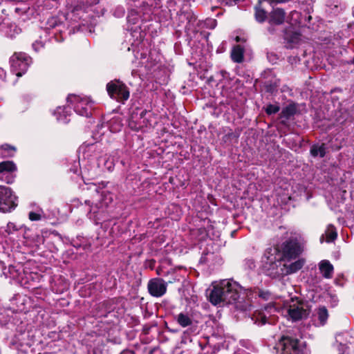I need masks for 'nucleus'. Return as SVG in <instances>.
Segmentation results:
<instances>
[{"instance_id": "8fccbe9b", "label": "nucleus", "mask_w": 354, "mask_h": 354, "mask_svg": "<svg viewBox=\"0 0 354 354\" xmlns=\"http://www.w3.org/2000/svg\"><path fill=\"white\" fill-rule=\"evenodd\" d=\"M17 300L19 301V302L21 303V305H25V303L27 301V299L24 297H21L19 296L18 298H17Z\"/></svg>"}, {"instance_id": "37998d69", "label": "nucleus", "mask_w": 354, "mask_h": 354, "mask_svg": "<svg viewBox=\"0 0 354 354\" xmlns=\"http://www.w3.org/2000/svg\"><path fill=\"white\" fill-rule=\"evenodd\" d=\"M334 347L337 350L338 354H347L348 346L347 344H344L343 346H334Z\"/></svg>"}, {"instance_id": "4c0bfd02", "label": "nucleus", "mask_w": 354, "mask_h": 354, "mask_svg": "<svg viewBox=\"0 0 354 354\" xmlns=\"http://www.w3.org/2000/svg\"><path fill=\"white\" fill-rule=\"evenodd\" d=\"M44 216V214L41 209H39L37 212H30L28 214V218L32 221H40Z\"/></svg>"}, {"instance_id": "a18cd8bd", "label": "nucleus", "mask_w": 354, "mask_h": 354, "mask_svg": "<svg viewBox=\"0 0 354 354\" xmlns=\"http://www.w3.org/2000/svg\"><path fill=\"white\" fill-rule=\"evenodd\" d=\"M44 47V44L41 41H36L32 44V48L35 51H39Z\"/></svg>"}, {"instance_id": "c03bdc74", "label": "nucleus", "mask_w": 354, "mask_h": 354, "mask_svg": "<svg viewBox=\"0 0 354 354\" xmlns=\"http://www.w3.org/2000/svg\"><path fill=\"white\" fill-rule=\"evenodd\" d=\"M6 73L5 70L0 67V86L6 82Z\"/></svg>"}, {"instance_id": "79ce46f5", "label": "nucleus", "mask_w": 354, "mask_h": 354, "mask_svg": "<svg viewBox=\"0 0 354 354\" xmlns=\"http://www.w3.org/2000/svg\"><path fill=\"white\" fill-rule=\"evenodd\" d=\"M8 258V255L4 252V249L0 245V264H3Z\"/></svg>"}, {"instance_id": "f8f14e48", "label": "nucleus", "mask_w": 354, "mask_h": 354, "mask_svg": "<svg viewBox=\"0 0 354 354\" xmlns=\"http://www.w3.org/2000/svg\"><path fill=\"white\" fill-rule=\"evenodd\" d=\"M17 166L12 161H3L0 162V180L7 184L15 181Z\"/></svg>"}, {"instance_id": "7c9ffc66", "label": "nucleus", "mask_w": 354, "mask_h": 354, "mask_svg": "<svg viewBox=\"0 0 354 354\" xmlns=\"http://www.w3.org/2000/svg\"><path fill=\"white\" fill-rule=\"evenodd\" d=\"M350 336L347 332H341L336 334L335 342L333 346H343L344 344H348Z\"/></svg>"}, {"instance_id": "13d9d810", "label": "nucleus", "mask_w": 354, "mask_h": 354, "mask_svg": "<svg viewBox=\"0 0 354 354\" xmlns=\"http://www.w3.org/2000/svg\"><path fill=\"white\" fill-rule=\"evenodd\" d=\"M136 73H137V72L133 69V70H132V71H131V75H132L133 76H134V75L136 74Z\"/></svg>"}, {"instance_id": "49530a36", "label": "nucleus", "mask_w": 354, "mask_h": 354, "mask_svg": "<svg viewBox=\"0 0 354 354\" xmlns=\"http://www.w3.org/2000/svg\"><path fill=\"white\" fill-rule=\"evenodd\" d=\"M48 24L50 28H55L57 26V18L52 17L51 19H50L48 20Z\"/></svg>"}, {"instance_id": "e433bc0d", "label": "nucleus", "mask_w": 354, "mask_h": 354, "mask_svg": "<svg viewBox=\"0 0 354 354\" xmlns=\"http://www.w3.org/2000/svg\"><path fill=\"white\" fill-rule=\"evenodd\" d=\"M68 288V284L66 281H61L60 286H57L56 282L52 283L51 288L53 292L57 294H61L66 290Z\"/></svg>"}, {"instance_id": "4be33fe9", "label": "nucleus", "mask_w": 354, "mask_h": 354, "mask_svg": "<svg viewBox=\"0 0 354 354\" xmlns=\"http://www.w3.org/2000/svg\"><path fill=\"white\" fill-rule=\"evenodd\" d=\"M329 317L328 311L325 306H320L315 310L312 322L315 326L321 327L326 324Z\"/></svg>"}, {"instance_id": "cd10ccee", "label": "nucleus", "mask_w": 354, "mask_h": 354, "mask_svg": "<svg viewBox=\"0 0 354 354\" xmlns=\"http://www.w3.org/2000/svg\"><path fill=\"white\" fill-rule=\"evenodd\" d=\"M244 49L241 45L233 47L231 52V58L236 63H241L243 60Z\"/></svg>"}, {"instance_id": "c756f323", "label": "nucleus", "mask_w": 354, "mask_h": 354, "mask_svg": "<svg viewBox=\"0 0 354 354\" xmlns=\"http://www.w3.org/2000/svg\"><path fill=\"white\" fill-rule=\"evenodd\" d=\"M16 148L9 145H3L0 147V158H7L14 156Z\"/></svg>"}, {"instance_id": "6e6d98bb", "label": "nucleus", "mask_w": 354, "mask_h": 354, "mask_svg": "<svg viewBox=\"0 0 354 354\" xmlns=\"http://www.w3.org/2000/svg\"><path fill=\"white\" fill-rule=\"evenodd\" d=\"M220 73H221V75L223 77H225V75H227V73H226L225 71H221V72H220Z\"/></svg>"}, {"instance_id": "9b49d317", "label": "nucleus", "mask_w": 354, "mask_h": 354, "mask_svg": "<svg viewBox=\"0 0 354 354\" xmlns=\"http://www.w3.org/2000/svg\"><path fill=\"white\" fill-rule=\"evenodd\" d=\"M10 62L12 71L17 76L21 77L27 71L32 60L30 57L24 53H15L10 57Z\"/></svg>"}, {"instance_id": "864d4df0", "label": "nucleus", "mask_w": 354, "mask_h": 354, "mask_svg": "<svg viewBox=\"0 0 354 354\" xmlns=\"http://www.w3.org/2000/svg\"><path fill=\"white\" fill-rule=\"evenodd\" d=\"M222 1V3H225L227 6H232V0H220Z\"/></svg>"}, {"instance_id": "a19ab883", "label": "nucleus", "mask_w": 354, "mask_h": 354, "mask_svg": "<svg viewBox=\"0 0 354 354\" xmlns=\"http://www.w3.org/2000/svg\"><path fill=\"white\" fill-rule=\"evenodd\" d=\"M124 13V8L122 6H117L113 10V15L117 18L122 17Z\"/></svg>"}, {"instance_id": "473e14b6", "label": "nucleus", "mask_w": 354, "mask_h": 354, "mask_svg": "<svg viewBox=\"0 0 354 354\" xmlns=\"http://www.w3.org/2000/svg\"><path fill=\"white\" fill-rule=\"evenodd\" d=\"M326 147L324 144L315 145L310 149V153L313 156H319L323 158L326 154Z\"/></svg>"}, {"instance_id": "a878e982", "label": "nucleus", "mask_w": 354, "mask_h": 354, "mask_svg": "<svg viewBox=\"0 0 354 354\" xmlns=\"http://www.w3.org/2000/svg\"><path fill=\"white\" fill-rule=\"evenodd\" d=\"M304 261L302 259H297L290 263H284L286 274H290L299 271L304 266Z\"/></svg>"}, {"instance_id": "5fc2aeb1", "label": "nucleus", "mask_w": 354, "mask_h": 354, "mask_svg": "<svg viewBox=\"0 0 354 354\" xmlns=\"http://www.w3.org/2000/svg\"><path fill=\"white\" fill-rule=\"evenodd\" d=\"M17 310H19V311H21V312H25V313H26V311H28V309H27V308H26L25 306H24V307H21V306H18V309H17Z\"/></svg>"}, {"instance_id": "3c124183", "label": "nucleus", "mask_w": 354, "mask_h": 354, "mask_svg": "<svg viewBox=\"0 0 354 354\" xmlns=\"http://www.w3.org/2000/svg\"><path fill=\"white\" fill-rule=\"evenodd\" d=\"M169 271H168V272H167V274H169ZM157 274H158V275H162V276H164V277H165V276H166V272H164V270H162V269H158V270H157Z\"/></svg>"}, {"instance_id": "1a4fd4ad", "label": "nucleus", "mask_w": 354, "mask_h": 354, "mask_svg": "<svg viewBox=\"0 0 354 354\" xmlns=\"http://www.w3.org/2000/svg\"><path fill=\"white\" fill-rule=\"evenodd\" d=\"M281 310L284 316L292 321L306 317L308 314L307 310L304 308V304L293 299L290 301H286Z\"/></svg>"}, {"instance_id": "6ab92c4d", "label": "nucleus", "mask_w": 354, "mask_h": 354, "mask_svg": "<svg viewBox=\"0 0 354 354\" xmlns=\"http://www.w3.org/2000/svg\"><path fill=\"white\" fill-rule=\"evenodd\" d=\"M24 270L25 268L21 264L10 266L8 268L3 269V274L6 278H10L20 283Z\"/></svg>"}, {"instance_id": "f3484780", "label": "nucleus", "mask_w": 354, "mask_h": 354, "mask_svg": "<svg viewBox=\"0 0 354 354\" xmlns=\"http://www.w3.org/2000/svg\"><path fill=\"white\" fill-rule=\"evenodd\" d=\"M147 113L146 110H142L140 113L133 112L129 121V127L134 131L142 130L147 125L145 115Z\"/></svg>"}, {"instance_id": "bb28decb", "label": "nucleus", "mask_w": 354, "mask_h": 354, "mask_svg": "<svg viewBox=\"0 0 354 354\" xmlns=\"http://www.w3.org/2000/svg\"><path fill=\"white\" fill-rule=\"evenodd\" d=\"M284 39L289 44L288 47L292 48L294 44H296L299 41L301 35L297 32L286 30L284 33Z\"/></svg>"}, {"instance_id": "9d476101", "label": "nucleus", "mask_w": 354, "mask_h": 354, "mask_svg": "<svg viewBox=\"0 0 354 354\" xmlns=\"http://www.w3.org/2000/svg\"><path fill=\"white\" fill-rule=\"evenodd\" d=\"M18 197L11 188L0 185V212H10L18 205Z\"/></svg>"}, {"instance_id": "dca6fc26", "label": "nucleus", "mask_w": 354, "mask_h": 354, "mask_svg": "<svg viewBox=\"0 0 354 354\" xmlns=\"http://www.w3.org/2000/svg\"><path fill=\"white\" fill-rule=\"evenodd\" d=\"M167 283L160 278L151 279L147 285L149 294L156 297L164 295L167 291Z\"/></svg>"}, {"instance_id": "a211bd4d", "label": "nucleus", "mask_w": 354, "mask_h": 354, "mask_svg": "<svg viewBox=\"0 0 354 354\" xmlns=\"http://www.w3.org/2000/svg\"><path fill=\"white\" fill-rule=\"evenodd\" d=\"M41 279V276L36 272L24 270L20 284L26 288H35Z\"/></svg>"}, {"instance_id": "2eb2a0df", "label": "nucleus", "mask_w": 354, "mask_h": 354, "mask_svg": "<svg viewBox=\"0 0 354 354\" xmlns=\"http://www.w3.org/2000/svg\"><path fill=\"white\" fill-rule=\"evenodd\" d=\"M187 19L189 20L187 28L189 30L193 26L194 31H198L201 27L214 29L217 25V21L214 19H207L204 21H198L193 14H188Z\"/></svg>"}, {"instance_id": "f03ea898", "label": "nucleus", "mask_w": 354, "mask_h": 354, "mask_svg": "<svg viewBox=\"0 0 354 354\" xmlns=\"http://www.w3.org/2000/svg\"><path fill=\"white\" fill-rule=\"evenodd\" d=\"M86 189L92 198L85 200L84 203L88 207L86 216L95 225L103 224L112 221L115 218L110 212L109 205L113 202V194L104 190L100 185L95 183L84 181Z\"/></svg>"}, {"instance_id": "f257e3e1", "label": "nucleus", "mask_w": 354, "mask_h": 354, "mask_svg": "<svg viewBox=\"0 0 354 354\" xmlns=\"http://www.w3.org/2000/svg\"><path fill=\"white\" fill-rule=\"evenodd\" d=\"M128 6L127 24L129 31L128 42L133 50L137 67H144L147 71H151L158 63L153 59L151 54L147 57V50L145 49L148 41L145 39L147 23L151 19L156 9L161 7V0H127Z\"/></svg>"}, {"instance_id": "603ef678", "label": "nucleus", "mask_w": 354, "mask_h": 354, "mask_svg": "<svg viewBox=\"0 0 354 354\" xmlns=\"http://www.w3.org/2000/svg\"><path fill=\"white\" fill-rule=\"evenodd\" d=\"M290 15H291L292 19H293V18H296L297 19V18L299 17V14L297 11H292V12H290Z\"/></svg>"}, {"instance_id": "c9c22d12", "label": "nucleus", "mask_w": 354, "mask_h": 354, "mask_svg": "<svg viewBox=\"0 0 354 354\" xmlns=\"http://www.w3.org/2000/svg\"><path fill=\"white\" fill-rule=\"evenodd\" d=\"M326 241L328 243L333 242L334 240L336 239L337 236V233L336 231L335 227L333 225H328L326 230Z\"/></svg>"}, {"instance_id": "4468645a", "label": "nucleus", "mask_w": 354, "mask_h": 354, "mask_svg": "<svg viewBox=\"0 0 354 354\" xmlns=\"http://www.w3.org/2000/svg\"><path fill=\"white\" fill-rule=\"evenodd\" d=\"M29 231V228L24 225H18L15 223L8 222L5 227L0 228V234L5 238L12 239L15 236L23 233V237L26 238V232Z\"/></svg>"}, {"instance_id": "de8ad7c7", "label": "nucleus", "mask_w": 354, "mask_h": 354, "mask_svg": "<svg viewBox=\"0 0 354 354\" xmlns=\"http://www.w3.org/2000/svg\"><path fill=\"white\" fill-rule=\"evenodd\" d=\"M258 295L260 297H262L263 299H267L268 298V292H263V291H261V290H259L258 291Z\"/></svg>"}, {"instance_id": "0eeeda50", "label": "nucleus", "mask_w": 354, "mask_h": 354, "mask_svg": "<svg viewBox=\"0 0 354 354\" xmlns=\"http://www.w3.org/2000/svg\"><path fill=\"white\" fill-rule=\"evenodd\" d=\"M68 106L73 108L74 111L84 117H89L91 115L93 107V102L86 96L69 95L67 97Z\"/></svg>"}, {"instance_id": "7ed1b4c3", "label": "nucleus", "mask_w": 354, "mask_h": 354, "mask_svg": "<svg viewBox=\"0 0 354 354\" xmlns=\"http://www.w3.org/2000/svg\"><path fill=\"white\" fill-rule=\"evenodd\" d=\"M251 290L244 289L237 282L224 279L214 286L211 292L210 301L214 304H234L235 308L243 311L248 310L250 304L245 300Z\"/></svg>"}, {"instance_id": "39448f33", "label": "nucleus", "mask_w": 354, "mask_h": 354, "mask_svg": "<svg viewBox=\"0 0 354 354\" xmlns=\"http://www.w3.org/2000/svg\"><path fill=\"white\" fill-rule=\"evenodd\" d=\"M273 353L275 354H306L305 342L288 335H283L273 347Z\"/></svg>"}, {"instance_id": "4d7b16f0", "label": "nucleus", "mask_w": 354, "mask_h": 354, "mask_svg": "<svg viewBox=\"0 0 354 354\" xmlns=\"http://www.w3.org/2000/svg\"><path fill=\"white\" fill-rule=\"evenodd\" d=\"M176 280V277H172L171 279H170L169 281H168V283H172L173 281H175Z\"/></svg>"}, {"instance_id": "72a5a7b5", "label": "nucleus", "mask_w": 354, "mask_h": 354, "mask_svg": "<svg viewBox=\"0 0 354 354\" xmlns=\"http://www.w3.org/2000/svg\"><path fill=\"white\" fill-rule=\"evenodd\" d=\"M110 301H104L99 304L97 308L98 312L96 313L97 317H106L107 314L111 311V308L109 306Z\"/></svg>"}, {"instance_id": "2f4dec72", "label": "nucleus", "mask_w": 354, "mask_h": 354, "mask_svg": "<svg viewBox=\"0 0 354 354\" xmlns=\"http://www.w3.org/2000/svg\"><path fill=\"white\" fill-rule=\"evenodd\" d=\"M176 319L178 324L182 327H187L192 325V324L191 317L187 314L183 313L178 314L176 316Z\"/></svg>"}, {"instance_id": "412c9836", "label": "nucleus", "mask_w": 354, "mask_h": 354, "mask_svg": "<svg viewBox=\"0 0 354 354\" xmlns=\"http://www.w3.org/2000/svg\"><path fill=\"white\" fill-rule=\"evenodd\" d=\"M251 319L257 326H263L266 324H272L274 318L269 314L268 308L263 310H256L252 315Z\"/></svg>"}, {"instance_id": "ea45409f", "label": "nucleus", "mask_w": 354, "mask_h": 354, "mask_svg": "<svg viewBox=\"0 0 354 354\" xmlns=\"http://www.w3.org/2000/svg\"><path fill=\"white\" fill-rule=\"evenodd\" d=\"M280 110V107L278 104H268L266 108V112L268 115H272L277 113Z\"/></svg>"}, {"instance_id": "c85d7f7f", "label": "nucleus", "mask_w": 354, "mask_h": 354, "mask_svg": "<svg viewBox=\"0 0 354 354\" xmlns=\"http://www.w3.org/2000/svg\"><path fill=\"white\" fill-rule=\"evenodd\" d=\"M297 112V106L295 104H289L286 107H284L281 113L280 117L281 118H284L286 120H289L292 116H293Z\"/></svg>"}, {"instance_id": "20e7f679", "label": "nucleus", "mask_w": 354, "mask_h": 354, "mask_svg": "<svg viewBox=\"0 0 354 354\" xmlns=\"http://www.w3.org/2000/svg\"><path fill=\"white\" fill-rule=\"evenodd\" d=\"M98 147L97 143H84L79 148V164L82 169L83 178H93L95 176L94 170L95 167L93 160L97 157L96 150Z\"/></svg>"}, {"instance_id": "bf43d9fd", "label": "nucleus", "mask_w": 354, "mask_h": 354, "mask_svg": "<svg viewBox=\"0 0 354 354\" xmlns=\"http://www.w3.org/2000/svg\"><path fill=\"white\" fill-rule=\"evenodd\" d=\"M102 185L103 186V187H104V183H102Z\"/></svg>"}, {"instance_id": "09e8293b", "label": "nucleus", "mask_w": 354, "mask_h": 354, "mask_svg": "<svg viewBox=\"0 0 354 354\" xmlns=\"http://www.w3.org/2000/svg\"><path fill=\"white\" fill-rule=\"evenodd\" d=\"M332 301V306H335L337 304L338 299L336 296H330Z\"/></svg>"}, {"instance_id": "aec40b11", "label": "nucleus", "mask_w": 354, "mask_h": 354, "mask_svg": "<svg viewBox=\"0 0 354 354\" xmlns=\"http://www.w3.org/2000/svg\"><path fill=\"white\" fill-rule=\"evenodd\" d=\"M285 19L286 12L283 9L279 8L273 9L268 16V23L270 25L268 28V31L270 32H273L274 29L272 28V26L281 25L285 21Z\"/></svg>"}, {"instance_id": "b1692460", "label": "nucleus", "mask_w": 354, "mask_h": 354, "mask_svg": "<svg viewBox=\"0 0 354 354\" xmlns=\"http://www.w3.org/2000/svg\"><path fill=\"white\" fill-rule=\"evenodd\" d=\"M70 106H58L54 111L53 115L56 117L58 122L66 124L68 123L69 119L68 116L71 115Z\"/></svg>"}, {"instance_id": "f704fd0d", "label": "nucleus", "mask_w": 354, "mask_h": 354, "mask_svg": "<svg viewBox=\"0 0 354 354\" xmlns=\"http://www.w3.org/2000/svg\"><path fill=\"white\" fill-rule=\"evenodd\" d=\"M255 19L259 23L264 22L267 19H268V17L267 15V12L262 9L260 6H256L255 8Z\"/></svg>"}, {"instance_id": "58836bf2", "label": "nucleus", "mask_w": 354, "mask_h": 354, "mask_svg": "<svg viewBox=\"0 0 354 354\" xmlns=\"http://www.w3.org/2000/svg\"><path fill=\"white\" fill-rule=\"evenodd\" d=\"M122 127L121 122L118 119H115L111 121L109 128L111 131L117 132L121 130Z\"/></svg>"}, {"instance_id": "393cba45", "label": "nucleus", "mask_w": 354, "mask_h": 354, "mask_svg": "<svg viewBox=\"0 0 354 354\" xmlns=\"http://www.w3.org/2000/svg\"><path fill=\"white\" fill-rule=\"evenodd\" d=\"M319 270L322 276L326 279H330L333 274V266L327 260H323L319 263Z\"/></svg>"}, {"instance_id": "5701e85b", "label": "nucleus", "mask_w": 354, "mask_h": 354, "mask_svg": "<svg viewBox=\"0 0 354 354\" xmlns=\"http://www.w3.org/2000/svg\"><path fill=\"white\" fill-rule=\"evenodd\" d=\"M0 32L5 37L12 39L19 35L21 30L15 24L5 20L0 25Z\"/></svg>"}, {"instance_id": "6e6552de", "label": "nucleus", "mask_w": 354, "mask_h": 354, "mask_svg": "<svg viewBox=\"0 0 354 354\" xmlns=\"http://www.w3.org/2000/svg\"><path fill=\"white\" fill-rule=\"evenodd\" d=\"M109 95L118 102L124 104L130 96V92L124 83L120 80H114L106 84Z\"/></svg>"}, {"instance_id": "ddd939ff", "label": "nucleus", "mask_w": 354, "mask_h": 354, "mask_svg": "<svg viewBox=\"0 0 354 354\" xmlns=\"http://www.w3.org/2000/svg\"><path fill=\"white\" fill-rule=\"evenodd\" d=\"M282 257V254L277 248H270L265 251L262 261L269 268L274 269L281 264Z\"/></svg>"}, {"instance_id": "423d86ee", "label": "nucleus", "mask_w": 354, "mask_h": 354, "mask_svg": "<svg viewBox=\"0 0 354 354\" xmlns=\"http://www.w3.org/2000/svg\"><path fill=\"white\" fill-rule=\"evenodd\" d=\"M304 241L301 235L292 234L281 245L282 256L284 259L290 260L298 257L303 252Z\"/></svg>"}]
</instances>
